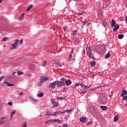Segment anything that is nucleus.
Returning a JSON list of instances; mask_svg holds the SVG:
<instances>
[{
	"label": "nucleus",
	"mask_w": 127,
	"mask_h": 127,
	"mask_svg": "<svg viewBox=\"0 0 127 127\" xmlns=\"http://www.w3.org/2000/svg\"><path fill=\"white\" fill-rule=\"evenodd\" d=\"M94 66H95V63L94 62L92 61L91 63V66L94 67Z\"/></svg>",
	"instance_id": "29"
},
{
	"label": "nucleus",
	"mask_w": 127,
	"mask_h": 127,
	"mask_svg": "<svg viewBox=\"0 0 127 127\" xmlns=\"http://www.w3.org/2000/svg\"><path fill=\"white\" fill-rule=\"evenodd\" d=\"M49 122H51L52 123H55V119H52V120H49Z\"/></svg>",
	"instance_id": "33"
},
{
	"label": "nucleus",
	"mask_w": 127,
	"mask_h": 127,
	"mask_svg": "<svg viewBox=\"0 0 127 127\" xmlns=\"http://www.w3.org/2000/svg\"><path fill=\"white\" fill-rule=\"evenodd\" d=\"M91 87H92V86H84V87H83V89H86V88H87V89H89V88H91Z\"/></svg>",
	"instance_id": "34"
},
{
	"label": "nucleus",
	"mask_w": 127,
	"mask_h": 127,
	"mask_svg": "<svg viewBox=\"0 0 127 127\" xmlns=\"http://www.w3.org/2000/svg\"><path fill=\"white\" fill-rule=\"evenodd\" d=\"M64 83H65L66 86H70V85L72 84V81H71V80L70 79H68L66 80H65Z\"/></svg>",
	"instance_id": "4"
},
{
	"label": "nucleus",
	"mask_w": 127,
	"mask_h": 127,
	"mask_svg": "<svg viewBox=\"0 0 127 127\" xmlns=\"http://www.w3.org/2000/svg\"><path fill=\"white\" fill-rule=\"evenodd\" d=\"M110 24L112 27H115L116 26V21H115V20H112L110 22Z\"/></svg>",
	"instance_id": "10"
},
{
	"label": "nucleus",
	"mask_w": 127,
	"mask_h": 127,
	"mask_svg": "<svg viewBox=\"0 0 127 127\" xmlns=\"http://www.w3.org/2000/svg\"><path fill=\"white\" fill-rule=\"evenodd\" d=\"M44 95V93L40 92V93L37 94V96L39 97V98H41Z\"/></svg>",
	"instance_id": "15"
},
{
	"label": "nucleus",
	"mask_w": 127,
	"mask_h": 127,
	"mask_svg": "<svg viewBox=\"0 0 127 127\" xmlns=\"http://www.w3.org/2000/svg\"><path fill=\"white\" fill-rule=\"evenodd\" d=\"M119 39H123L124 38V35L123 34H120L118 35Z\"/></svg>",
	"instance_id": "19"
},
{
	"label": "nucleus",
	"mask_w": 127,
	"mask_h": 127,
	"mask_svg": "<svg viewBox=\"0 0 127 127\" xmlns=\"http://www.w3.org/2000/svg\"><path fill=\"white\" fill-rule=\"evenodd\" d=\"M62 98H63L62 97H61V100H62Z\"/></svg>",
	"instance_id": "63"
},
{
	"label": "nucleus",
	"mask_w": 127,
	"mask_h": 127,
	"mask_svg": "<svg viewBox=\"0 0 127 127\" xmlns=\"http://www.w3.org/2000/svg\"><path fill=\"white\" fill-rule=\"evenodd\" d=\"M0 81H1V79H0Z\"/></svg>",
	"instance_id": "64"
},
{
	"label": "nucleus",
	"mask_w": 127,
	"mask_h": 127,
	"mask_svg": "<svg viewBox=\"0 0 127 127\" xmlns=\"http://www.w3.org/2000/svg\"><path fill=\"white\" fill-rule=\"evenodd\" d=\"M92 124H93V123L91 121H90L87 124V125L89 126V125H92Z\"/></svg>",
	"instance_id": "39"
},
{
	"label": "nucleus",
	"mask_w": 127,
	"mask_h": 127,
	"mask_svg": "<svg viewBox=\"0 0 127 127\" xmlns=\"http://www.w3.org/2000/svg\"><path fill=\"white\" fill-rule=\"evenodd\" d=\"M30 68L31 69V70H33L34 69V65L31 64L30 65Z\"/></svg>",
	"instance_id": "30"
},
{
	"label": "nucleus",
	"mask_w": 127,
	"mask_h": 127,
	"mask_svg": "<svg viewBox=\"0 0 127 127\" xmlns=\"http://www.w3.org/2000/svg\"><path fill=\"white\" fill-rule=\"evenodd\" d=\"M15 113H16V111H15V110H14L13 112L11 113V115H15Z\"/></svg>",
	"instance_id": "42"
},
{
	"label": "nucleus",
	"mask_w": 127,
	"mask_h": 127,
	"mask_svg": "<svg viewBox=\"0 0 127 127\" xmlns=\"http://www.w3.org/2000/svg\"><path fill=\"white\" fill-rule=\"evenodd\" d=\"M1 120H4V118H1Z\"/></svg>",
	"instance_id": "61"
},
{
	"label": "nucleus",
	"mask_w": 127,
	"mask_h": 127,
	"mask_svg": "<svg viewBox=\"0 0 127 127\" xmlns=\"http://www.w3.org/2000/svg\"><path fill=\"white\" fill-rule=\"evenodd\" d=\"M23 43V41L22 40H18V39H16L15 41V43L12 45V47L9 48V50H12L13 49H15V48H17V45L19 44H22Z\"/></svg>",
	"instance_id": "1"
},
{
	"label": "nucleus",
	"mask_w": 127,
	"mask_h": 127,
	"mask_svg": "<svg viewBox=\"0 0 127 127\" xmlns=\"http://www.w3.org/2000/svg\"><path fill=\"white\" fill-rule=\"evenodd\" d=\"M67 27H67V26H64V31H66V30H67Z\"/></svg>",
	"instance_id": "38"
},
{
	"label": "nucleus",
	"mask_w": 127,
	"mask_h": 127,
	"mask_svg": "<svg viewBox=\"0 0 127 127\" xmlns=\"http://www.w3.org/2000/svg\"><path fill=\"white\" fill-rule=\"evenodd\" d=\"M103 1H104L105 2H106V3H111L112 2V0H103Z\"/></svg>",
	"instance_id": "22"
},
{
	"label": "nucleus",
	"mask_w": 127,
	"mask_h": 127,
	"mask_svg": "<svg viewBox=\"0 0 127 127\" xmlns=\"http://www.w3.org/2000/svg\"><path fill=\"white\" fill-rule=\"evenodd\" d=\"M74 59L72 58V55L70 54L68 57V61H73Z\"/></svg>",
	"instance_id": "18"
},
{
	"label": "nucleus",
	"mask_w": 127,
	"mask_h": 127,
	"mask_svg": "<svg viewBox=\"0 0 127 127\" xmlns=\"http://www.w3.org/2000/svg\"><path fill=\"white\" fill-rule=\"evenodd\" d=\"M49 122H50L49 120L46 122L45 123V125H46V124H48V123H49Z\"/></svg>",
	"instance_id": "52"
},
{
	"label": "nucleus",
	"mask_w": 127,
	"mask_h": 127,
	"mask_svg": "<svg viewBox=\"0 0 127 127\" xmlns=\"http://www.w3.org/2000/svg\"><path fill=\"white\" fill-rule=\"evenodd\" d=\"M55 122L58 123V124H60V123H61V121L59 119H55Z\"/></svg>",
	"instance_id": "25"
},
{
	"label": "nucleus",
	"mask_w": 127,
	"mask_h": 127,
	"mask_svg": "<svg viewBox=\"0 0 127 127\" xmlns=\"http://www.w3.org/2000/svg\"><path fill=\"white\" fill-rule=\"evenodd\" d=\"M2 78H3V76H1L0 77V79H1V80H2Z\"/></svg>",
	"instance_id": "57"
},
{
	"label": "nucleus",
	"mask_w": 127,
	"mask_h": 127,
	"mask_svg": "<svg viewBox=\"0 0 127 127\" xmlns=\"http://www.w3.org/2000/svg\"><path fill=\"white\" fill-rule=\"evenodd\" d=\"M54 63L57 64V65H58V66L59 67H60L61 66H63V65H64V63H63L61 64V63H59H59H56V62L55 61H54Z\"/></svg>",
	"instance_id": "13"
},
{
	"label": "nucleus",
	"mask_w": 127,
	"mask_h": 127,
	"mask_svg": "<svg viewBox=\"0 0 127 127\" xmlns=\"http://www.w3.org/2000/svg\"><path fill=\"white\" fill-rule=\"evenodd\" d=\"M73 53H74V51H73V48H72V50L70 51V54H73Z\"/></svg>",
	"instance_id": "49"
},
{
	"label": "nucleus",
	"mask_w": 127,
	"mask_h": 127,
	"mask_svg": "<svg viewBox=\"0 0 127 127\" xmlns=\"http://www.w3.org/2000/svg\"><path fill=\"white\" fill-rule=\"evenodd\" d=\"M18 75H19V76H20V75H23V72H22L21 71H18Z\"/></svg>",
	"instance_id": "32"
},
{
	"label": "nucleus",
	"mask_w": 127,
	"mask_h": 127,
	"mask_svg": "<svg viewBox=\"0 0 127 127\" xmlns=\"http://www.w3.org/2000/svg\"><path fill=\"white\" fill-rule=\"evenodd\" d=\"M111 56V54L110 53H108L106 56L105 57V58L106 59H108V58H109V57Z\"/></svg>",
	"instance_id": "20"
},
{
	"label": "nucleus",
	"mask_w": 127,
	"mask_h": 127,
	"mask_svg": "<svg viewBox=\"0 0 127 127\" xmlns=\"http://www.w3.org/2000/svg\"><path fill=\"white\" fill-rule=\"evenodd\" d=\"M56 86L58 87H61L65 85V78H63L61 79L60 81L57 80L55 81Z\"/></svg>",
	"instance_id": "2"
},
{
	"label": "nucleus",
	"mask_w": 127,
	"mask_h": 127,
	"mask_svg": "<svg viewBox=\"0 0 127 127\" xmlns=\"http://www.w3.org/2000/svg\"><path fill=\"white\" fill-rule=\"evenodd\" d=\"M4 123V121L1 120V119H0V125H2V124H3Z\"/></svg>",
	"instance_id": "36"
},
{
	"label": "nucleus",
	"mask_w": 127,
	"mask_h": 127,
	"mask_svg": "<svg viewBox=\"0 0 127 127\" xmlns=\"http://www.w3.org/2000/svg\"><path fill=\"white\" fill-rule=\"evenodd\" d=\"M50 87L51 88H52V89H55V88H56V83H55V82L52 83L50 84Z\"/></svg>",
	"instance_id": "9"
},
{
	"label": "nucleus",
	"mask_w": 127,
	"mask_h": 127,
	"mask_svg": "<svg viewBox=\"0 0 127 127\" xmlns=\"http://www.w3.org/2000/svg\"><path fill=\"white\" fill-rule=\"evenodd\" d=\"M65 113H66V110H64L63 112V114H65Z\"/></svg>",
	"instance_id": "53"
},
{
	"label": "nucleus",
	"mask_w": 127,
	"mask_h": 127,
	"mask_svg": "<svg viewBox=\"0 0 127 127\" xmlns=\"http://www.w3.org/2000/svg\"><path fill=\"white\" fill-rule=\"evenodd\" d=\"M114 26L115 27L113 29V31H114V32H117V31L118 30V29H119L120 28V26L117 24Z\"/></svg>",
	"instance_id": "8"
},
{
	"label": "nucleus",
	"mask_w": 127,
	"mask_h": 127,
	"mask_svg": "<svg viewBox=\"0 0 127 127\" xmlns=\"http://www.w3.org/2000/svg\"><path fill=\"white\" fill-rule=\"evenodd\" d=\"M67 87H64L63 89V92H65V91H66V90H67Z\"/></svg>",
	"instance_id": "43"
},
{
	"label": "nucleus",
	"mask_w": 127,
	"mask_h": 127,
	"mask_svg": "<svg viewBox=\"0 0 127 127\" xmlns=\"http://www.w3.org/2000/svg\"><path fill=\"white\" fill-rule=\"evenodd\" d=\"M19 19V20H20V21L23 20V17H22L21 16H20Z\"/></svg>",
	"instance_id": "44"
},
{
	"label": "nucleus",
	"mask_w": 127,
	"mask_h": 127,
	"mask_svg": "<svg viewBox=\"0 0 127 127\" xmlns=\"http://www.w3.org/2000/svg\"><path fill=\"white\" fill-rule=\"evenodd\" d=\"M46 116H51V114H48L47 113L46 114Z\"/></svg>",
	"instance_id": "56"
},
{
	"label": "nucleus",
	"mask_w": 127,
	"mask_h": 127,
	"mask_svg": "<svg viewBox=\"0 0 127 127\" xmlns=\"http://www.w3.org/2000/svg\"><path fill=\"white\" fill-rule=\"evenodd\" d=\"M101 110H102L103 111H106V110H108V107L107 106H102L101 107Z\"/></svg>",
	"instance_id": "14"
},
{
	"label": "nucleus",
	"mask_w": 127,
	"mask_h": 127,
	"mask_svg": "<svg viewBox=\"0 0 127 127\" xmlns=\"http://www.w3.org/2000/svg\"><path fill=\"white\" fill-rule=\"evenodd\" d=\"M127 95V92L126 91V90H122V93L121 94L122 97H124V96Z\"/></svg>",
	"instance_id": "12"
},
{
	"label": "nucleus",
	"mask_w": 127,
	"mask_h": 127,
	"mask_svg": "<svg viewBox=\"0 0 127 127\" xmlns=\"http://www.w3.org/2000/svg\"><path fill=\"white\" fill-rule=\"evenodd\" d=\"M82 15V13H78V15Z\"/></svg>",
	"instance_id": "59"
},
{
	"label": "nucleus",
	"mask_w": 127,
	"mask_h": 127,
	"mask_svg": "<svg viewBox=\"0 0 127 127\" xmlns=\"http://www.w3.org/2000/svg\"><path fill=\"white\" fill-rule=\"evenodd\" d=\"M87 55L89 58H92L94 59V56L91 51V49H89L88 51H87Z\"/></svg>",
	"instance_id": "3"
},
{
	"label": "nucleus",
	"mask_w": 127,
	"mask_h": 127,
	"mask_svg": "<svg viewBox=\"0 0 127 127\" xmlns=\"http://www.w3.org/2000/svg\"><path fill=\"white\" fill-rule=\"evenodd\" d=\"M78 32V30H74L72 33V35H76V34H77V33Z\"/></svg>",
	"instance_id": "23"
},
{
	"label": "nucleus",
	"mask_w": 127,
	"mask_h": 127,
	"mask_svg": "<svg viewBox=\"0 0 127 127\" xmlns=\"http://www.w3.org/2000/svg\"><path fill=\"white\" fill-rule=\"evenodd\" d=\"M80 85H81V87H83V88H85V84H83V83H80Z\"/></svg>",
	"instance_id": "41"
},
{
	"label": "nucleus",
	"mask_w": 127,
	"mask_h": 127,
	"mask_svg": "<svg viewBox=\"0 0 127 127\" xmlns=\"http://www.w3.org/2000/svg\"><path fill=\"white\" fill-rule=\"evenodd\" d=\"M12 118H13V115H12V114H11L10 119H12Z\"/></svg>",
	"instance_id": "54"
},
{
	"label": "nucleus",
	"mask_w": 127,
	"mask_h": 127,
	"mask_svg": "<svg viewBox=\"0 0 127 127\" xmlns=\"http://www.w3.org/2000/svg\"><path fill=\"white\" fill-rule=\"evenodd\" d=\"M67 114H70V113H72L73 112V109H70L69 110H66Z\"/></svg>",
	"instance_id": "24"
},
{
	"label": "nucleus",
	"mask_w": 127,
	"mask_h": 127,
	"mask_svg": "<svg viewBox=\"0 0 127 127\" xmlns=\"http://www.w3.org/2000/svg\"><path fill=\"white\" fill-rule=\"evenodd\" d=\"M47 80H49V78L46 76H42L41 78L42 82H45V81H47Z\"/></svg>",
	"instance_id": "6"
},
{
	"label": "nucleus",
	"mask_w": 127,
	"mask_h": 127,
	"mask_svg": "<svg viewBox=\"0 0 127 127\" xmlns=\"http://www.w3.org/2000/svg\"><path fill=\"white\" fill-rule=\"evenodd\" d=\"M58 100H59V97H57Z\"/></svg>",
	"instance_id": "62"
},
{
	"label": "nucleus",
	"mask_w": 127,
	"mask_h": 127,
	"mask_svg": "<svg viewBox=\"0 0 127 127\" xmlns=\"http://www.w3.org/2000/svg\"><path fill=\"white\" fill-rule=\"evenodd\" d=\"M63 127H68V126H67V124H64L63 125Z\"/></svg>",
	"instance_id": "45"
},
{
	"label": "nucleus",
	"mask_w": 127,
	"mask_h": 127,
	"mask_svg": "<svg viewBox=\"0 0 127 127\" xmlns=\"http://www.w3.org/2000/svg\"><path fill=\"white\" fill-rule=\"evenodd\" d=\"M33 6V4H31L29 7L27 9V11H29V10H30V9L31 8H32V7Z\"/></svg>",
	"instance_id": "21"
},
{
	"label": "nucleus",
	"mask_w": 127,
	"mask_h": 127,
	"mask_svg": "<svg viewBox=\"0 0 127 127\" xmlns=\"http://www.w3.org/2000/svg\"><path fill=\"white\" fill-rule=\"evenodd\" d=\"M27 127V124L26 122H25L24 124H23L22 127Z\"/></svg>",
	"instance_id": "28"
},
{
	"label": "nucleus",
	"mask_w": 127,
	"mask_h": 127,
	"mask_svg": "<svg viewBox=\"0 0 127 127\" xmlns=\"http://www.w3.org/2000/svg\"><path fill=\"white\" fill-rule=\"evenodd\" d=\"M51 116H53V117H56V116H57V113L56 112H54L51 114Z\"/></svg>",
	"instance_id": "26"
},
{
	"label": "nucleus",
	"mask_w": 127,
	"mask_h": 127,
	"mask_svg": "<svg viewBox=\"0 0 127 127\" xmlns=\"http://www.w3.org/2000/svg\"><path fill=\"white\" fill-rule=\"evenodd\" d=\"M51 101H52V103L53 104V107H58V102H54L53 99H51Z\"/></svg>",
	"instance_id": "7"
},
{
	"label": "nucleus",
	"mask_w": 127,
	"mask_h": 127,
	"mask_svg": "<svg viewBox=\"0 0 127 127\" xmlns=\"http://www.w3.org/2000/svg\"><path fill=\"white\" fill-rule=\"evenodd\" d=\"M103 25L104 27H106V26H107V22H103Z\"/></svg>",
	"instance_id": "40"
},
{
	"label": "nucleus",
	"mask_w": 127,
	"mask_h": 127,
	"mask_svg": "<svg viewBox=\"0 0 127 127\" xmlns=\"http://www.w3.org/2000/svg\"><path fill=\"white\" fill-rule=\"evenodd\" d=\"M24 15H25V13H23L21 16L22 17H24Z\"/></svg>",
	"instance_id": "48"
},
{
	"label": "nucleus",
	"mask_w": 127,
	"mask_h": 127,
	"mask_svg": "<svg viewBox=\"0 0 127 127\" xmlns=\"http://www.w3.org/2000/svg\"><path fill=\"white\" fill-rule=\"evenodd\" d=\"M122 97H123V100H127V96H122Z\"/></svg>",
	"instance_id": "37"
},
{
	"label": "nucleus",
	"mask_w": 127,
	"mask_h": 127,
	"mask_svg": "<svg viewBox=\"0 0 127 127\" xmlns=\"http://www.w3.org/2000/svg\"><path fill=\"white\" fill-rule=\"evenodd\" d=\"M91 25V23H90V22H88L87 23V25L88 26H89V25Z\"/></svg>",
	"instance_id": "51"
},
{
	"label": "nucleus",
	"mask_w": 127,
	"mask_h": 127,
	"mask_svg": "<svg viewBox=\"0 0 127 127\" xmlns=\"http://www.w3.org/2000/svg\"><path fill=\"white\" fill-rule=\"evenodd\" d=\"M119 120V117L117 115L115 116L114 118V122H118Z\"/></svg>",
	"instance_id": "17"
},
{
	"label": "nucleus",
	"mask_w": 127,
	"mask_h": 127,
	"mask_svg": "<svg viewBox=\"0 0 127 127\" xmlns=\"http://www.w3.org/2000/svg\"><path fill=\"white\" fill-rule=\"evenodd\" d=\"M9 40V38L8 37H4L2 39L1 41H7Z\"/></svg>",
	"instance_id": "16"
},
{
	"label": "nucleus",
	"mask_w": 127,
	"mask_h": 127,
	"mask_svg": "<svg viewBox=\"0 0 127 127\" xmlns=\"http://www.w3.org/2000/svg\"><path fill=\"white\" fill-rule=\"evenodd\" d=\"M19 96H22V95H23V92H21V93H20L19 94Z\"/></svg>",
	"instance_id": "50"
},
{
	"label": "nucleus",
	"mask_w": 127,
	"mask_h": 127,
	"mask_svg": "<svg viewBox=\"0 0 127 127\" xmlns=\"http://www.w3.org/2000/svg\"><path fill=\"white\" fill-rule=\"evenodd\" d=\"M81 85V83H76L74 84V87L76 88V87H78V86H80Z\"/></svg>",
	"instance_id": "31"
},
{
	"label": "nucleus",
	"mask_w": 127,
	"mask_h": 127,
	"mask_svg": "<svg viewBox=\"0 0 127 127\" xmlns=\"http://www.w3.org/2000/svg\"><path fill=\"white\" fill-rule=\"evenodd\" d=\"M59 113H60V114H63V112L61 111H59Z\"/></svg>",
	"instance_id": "58"
},
{
	"label": "nucleus",
	"mask_w": 127,
	"mask_h": 127,
	"mask_svg": "<svg viewBox=\"0 0 127 127\" xmlns=\"http://www.w3.org/2000/svg\"><path fill=\"white\" fill-rule=\"evenodd\" d=\"M8 106H10V107H11V106H12V102H8Z\"/></svg>",
	"instance_id": "35"
},
{
	"label": "nucleus",
	"mask_w": 127,
	"mask_h": 127,
	"mask_svg": "<svg viewBox=\"0 0 127 127\" xmlns=\"http://www.w3.org/2000/svg\"><path fill=\"white\" fill-rule=\"evenodd\" d=\"M15 73H16V72H13V73H12V75H13V76H14V75L15 74Z\"/></svg>",
	"instance_id": "55"
},
{
	"label": "nucleus",
	"mask_w": 127,
	"mask_h": 127,
	"mask_svg": "<svg viewBox=\"0 0 127 127\" xmlns=\"http://www.w3.org/2000/svg\"><path fill=\"white\" fill-rule=\"evenodd\" d=\"M80 121L81 123H86L87 118H86L85 116H83L82 117L80 118Z\"/></svg>",
	"instance_id": "5"
},
{
	"label": "nucleus",
	"mask_w": 127,
	"mask_h": 127,
	"mask_svg": "<svg viewBox=\"0 0 127 127\" xmlns=\"http://www.w3.org/2000/svg\"><path fill=\"white\" fill-rule=\"evenodd\" d=\"M85 93H87V91H82L80 94H85Z\"/></svg>",
	"instance_id": "46"
},
{
	"label": "nucleus",
	"mask_w": 127,
	"mask_h": 127,
	"mask_svg": "<svg viewBox=\"0 0 127 127\" xmlns=\"http://www.w3.org/2000/svg\"><path fill=\"white\" fill-rule=\"evenodd\" d=\"M43 63L44 64H42V66H46V65H47V62H46V61H44Z\"/></svg>",
	"instance_id": "27"
},
{
	"label": "nucleus",
	"mask_w": 127,
	"mask_h": 127,
	"mask_svg": "<svg viewBox=\"0 0 127 127\" xmlns=\"http://www.w3.org/2000/svg\"><path fill=\"white\" fill-rule=\"evenodd\" d=\"M70 116H67L66 117H65V120H67V119H69Z\"/></svg>",
	"instance_id": "47"
},
{
	"label": "nucleus",
	"mask_w": 127,
	"mask_h": 127,
	"mask_svg": "<svg viewBox=\"0 0 127 127\" xmlns=\"http://www.w3.org/2000/svg\"><path fill=\"white\" fill-rule=\"evenodd\" d=\"M2 0H0V3H1Z\"/></svg>",
	"instance_id": "60"
},
{
	"label": "nucleus",
	"mask_w": 127,
	"mask_h": 127,
	"mask_svg": "<svg viewBox=\"0 0 127 127\" xmlns=\"http://www.w3.org/2000/svg\"><path fill=\"white\" fill-rule=\"evenodd\" d=\"M4 84H6L7 87H14V85L13 84L9 83L8 82H4Z\"/></svg>",
	"instance_id": "11"
}]
</instances>
